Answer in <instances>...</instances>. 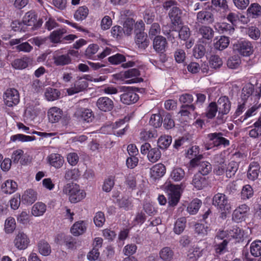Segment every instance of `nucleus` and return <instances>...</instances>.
<instances>
[{
	"instance_id": "f257e3e1",
	"label": "nucleus",
	"mask_w": 261,
	"mask_h": 261,
	"mask_svg": "<svg viewBox=\"0 0 261 261\" xmlns=\"http://www.w3.org/2000/svg\"><path fill=\"white\" fill-rule=\"evenodd\" d=\"M63 192L69 196V199L71 203H76L86 197V193L80 188V186L74 183L65 185L63 188Z\"/></svg>"
},
{
	"instance_id": "f03ea898",
	"label": "nucleus",
	"mask_w": 261,
	"mask_h": 261,
	"mask_svg": "<svg viewBox=\"0 0 261 261\" xmlns=\"http://www.w3.org/2000/svg\"><path fill=\"white\" fill-rule=\"evenodd\" d=\"M120 92H122L120 95V101L126 105L136 103L139 99V96L136 93L135 88L128 86H120Z\"/></svg>"
},
{
	"instance_id": "7ed1b4c3",
	"label": "nucleus",
	"mask_w": 261,
	"mask_h": 261,
	"mask_svg": "<svg viewBox=\"0 0 261 261\" xmlns=\"http://www.w3.org/2000/svg\"><path fill=\"white\" fill-rule=\"evenodd\" d=\"M212 201L213 205L222 212V215L226 216V213L229 212L231 208L228 197L224 194H216L213 198Z\"/></svg>"
},
{
	"instance_id": "20e7f679",
	"label": "nucleus",
	"mask_w": 261,
	"mask_h": 261,
	"mask_svg": "<svg viewBox=\"0 0 261 261\" xmlns=\"http://www.w3.org/2000/svg\"><path fill=\"white\" fill-rule=\"evenodd\" d=\"M218 108V116L217 119L219 123H223L225 119L223 116L229 113L231 109V103L227 96L220 97L216 102Z\"/></svg>"
},
{
	"instance_id": "39448f33",
	"label": "nucleus",
	"mask_w": 261,
	"mask_h": 261,
	"mask_svg": "<svg viewBox=\"0 0 261 261\" xmlns=\"http://www.w3.org/2000/svg\"><path fill=\"white\" fill-rule=\"evenodd\" d=\"M233 49L234 51L244 57H249L254 51L252 43L248 40H239L233 44Z\"/></svg>"
},
{
	"instance_id": "423d86ee",
	"label": "nucleus",
	"mask_w": 261,
	"mask_h": 261,
	"mask_svg": "<svg viewBox=\"0 0 261 261\" xmlns=\"http://www.w3.org/2000/svg\"><path fill=\"white\" fill-rule=\"evenodd\" d=\"M203 158L202 155H199L197 157L194 158L190 161V165L193 167H197L198 172L201 175L204 176L208 174L212 170L211 164L207 161H201Z\"/></svg>"
},
{
	"instance_id": "0eeeda50",
	"label": "nucleus",
	"mask_w": 261,
	"mask_h": 261,
	"mask_svg": "<svg viewBox=\"0 0 261 261\" xmlns=\"http://www.w3.org/2000/svg\"><path fill=\"white\" fill-rule=\"evenodd\" d=\"M37 14L33 11L27 12L23 17L22 22L24 25L32 27V29L40 28L43 23L42 19H37Z\"/></svg>"
},
{
	"instance_id": "6e6552de",
	"label": "nucleus",
	"mask_w": 261,
	"mask_h": 261,
	"mask_svg": "<svg viewBox=\"0 0 261 261\" xmlns=\"http://www.w3.org/2000/svg\"><path fill=\"white\" fill-rule=\"evenodd\" d=\"M223 136L224 134L221 132H215L208 134L207 138L214 146H228L230 144L229 141L225 138Z\"/></svg>"
},
{
	"instance_id": "1a4fd4ad",
	"label": "nucleus",
	"mask_w": 261,
	"mask_h": 261,
	"mask_svg": "<svg viewBox=\"0 0 261 261\" xmlns=\"http://www.w3.org/2000/svg\"><path fill=\"white\" fill-rule=\"evenodd\" d=\"M5 104L10 107L17 105L19 102V94L17 90L9 89L6 90L4 95Z\"/></svg>"
},
{
	"instance_id": "9d476101",
	"label": "nucleus",
	"mask_w": 261,
	"mask_h": 261,
	"mask_svg": "<svg viewBox=\"0 0 261 261\" xmlns=\"http://www.w3.org/2000/svg\"><path fill=\"white\" fill-rule=\"evenodd\" d=\"M53 59L54 64L57 66L68 65L72 62V59L69 54H63L59 50L55 52Z\"/></svg>"
},
{
	"instance_id": "9b49d317",
	"label": "nucleus",
	"mask_w": 261,
	"mask_h": 261,
	"mask_svg": "<svg viewBox=\"0 0 261 261\" xmlns=\"http://www.w3.org/2000/svg\"><path fill=\"white\" fill-rule=\"evenodd\" d=\"M169 195V204L170 205L174 206L177 204L180 198L179 186L170 185L168 188Z\"/></svg>"
},
{
	"instance_id": "f8f14e48",
	"label": "nucleus",
	"mask_w": 261,
	"mask_h": 261,
	"mask_svg": "<svg viewBox=\"0 0 261 261\" xmlns=\"http://www.w3.org/2000/svg\"><path fill=\"white\" fill-rule=\"evenodd\" d=\"M29 242L30 240L27 235L21 231L18 233L14 240V245L19 250H23L27 248Z\"/></svg>"
},
{
	"instance_id": "ddd939ff",
	"label": "nucleus",
	"mask_w": 261,
	"mask_h": 261,
	"mask_svg": "<svg viewBox=\"0 0 261 261\" xmlns=\"http://www.w3.org/2000/svg\"><path fill=\"white\" fill-rule=\"evenodd\" d=\"M168 47L166 38L162 36H156L153 40V47L158 53H164Z\"/></svg>"
},
{
	"instance_id": "4468645a",
	"label": "nucleus",
	"mask_w": 261,
	"mask_h": 261,
	"mask_svg": "<svg viewBox=\"0 0 261 261\" xmlns=\"http://www.w3.org/2000/svg\"><path fill=\"white\" fill-rule=\"evenodd\" d=\"M249 207L246 204L239 206L232 214V219L237 222L245 220L247 212L249 211Z\"/></svg>"
},
{
	"instance_id": "2eb2a0df",
	"label": "nucleus",
	"mask_w": 261,
	"mask_h": 261,
	"mask_svg": "<svg viewBox=\"0 0 261 261\" xmlns=\"http://www.w3.org/2000/svg\"><path fill=\"white\" fill-rule=\"evenodd\" d=\"M75 115L87 122H92L94 118L91 110L84 108H77L75 112Z\"/></svg>"
},
{
	"instance_id": "dca6fc26",
	"label": "nucleus",
	"mask_w": 261,
	"mask_h": 261,
	"mask_svg": "<svg viewBox=\"0 0 261 261\" xmlns=\"http://www.w3.org/2000/svg\"><path fill=\"white\" fill-rule=\"evenodd\" d=\"M96 106L103 112H108L112 110L114 107L113 100L107 97H99L96 101Z\"/></svg>"
},
{
	"instance_id": "f3484780",
	"label": "nucleus",
	"mask_w": 261,
	"mask_h": 261,
	"mask_svg": "<svg viewBox=\"0 0 261 261\" xmlns=\"http://www.w3.org/2000/svg\"><path fill=\"white\" fill-rule=\"evenodd\" d=\"M196 20L201 24H211L214 21V17L212 12L202 10L197 14Z\"/></svg>"
},
{
	"instance_id": "a211bd4d",
	"label": "nucleus",
	"mask_w": 261,
	"mask_h": 261,
	"mask_svg": "<svg viewBox=\"0 0 261 261\" xmlns=\"http://www.w3.org/2000/svg\"><path fill=\"white\" fill-rule=\"evenodd\" d=\"M135 43L139 48L145 49L150 43L147 34L142 31L137 32L135 36Z\"/></svg>"
},
{
	"instance_id": "6ab92c4d",
	"label": "nucleus",
	"mask_w": 261,
	"mask_h": 261,
	"mask_svg": "<svg viewBox=\"0 0 261 261\" xmlns=\"http://www.w3.org/2000/svg\"><path fill=\"white\" fill-rule=\"evenodd\" d=\"M169 16L173 24L178 25L181 23L183 13L177 6L172 8L169 12Z\"/></svg>"
},
{
	"instance_id": "aec40b11",
	"label": "nucleus",
	"mask_w": 261,
	"mask_h": 261,
	"mask_svg": "<svg viewBox=\"0 0 261 261\" xmlns=\"http://www.w3.org/2000/svg\"><path fill=\"white\" fill-rule=\"evenodd\" d=\"M50 165L56 169L60 168L64 163L63 157L58 153H51L48 156Z\"/></svg>"
},
{
	"instance_id": "412c9836",
	"label": "nucleus",
	"mask_w": 261,
	"mask_h": 261,
	"mask_svg": "<svg viewBox=\"0 0 261 261\" xmlns=\"http://www.w3.org/2000/svg\"><path fill=\"white\" fill-rule=\"evenodd\" d=\"M192 185L197 190H201L207 186V181L203 175L199 173H196L193 177Z\"/></svg>"
},
{
	"instance_id": "4be33fe9",
	"label": "nucleus",
	"mask_w": 261,
	"mask_h": 261,
	"mask_svg": "<svg viewBox=\"0 0 261 261\" xmlns=\"http://www.w3.org/2000/svg\"><path fill=\"white\" fill-rule=\"evenodd\" d=\"M165 172V166L162 164H155L150 169V171L151 177L155 179L162 177Z\"/></svg>"
},
{
	"instance_id": "5701e85b",
	"label": "nucleus",
	"mask_w": 261,
	"mask_h": 261,
	"mask_svg": "<svg viewBox=\"0 0 261 261\" xmlns=\"http://www.w3.org/2000/svg\"><path fill=\"white\" fill-rule=\"evenodd\" d=\"M260 166L259 164L256 162H251L250 164L248 172L247 177L251 180H255L258 176Z\"/></svg>"
},
{
	"instance_id": "b1692460",
	"label": "nucleus",
	"mask_w": 261,
	"mask_h": 261,
	"mask_svg": "<svg viewBox=\"0 0 261 261\" xmlns=\"http://www.w3.org/2000/svg\"><path fill=\"white\" fill-rule=\"evenodd\" d=\"M215 28L221 33L228 35H232L235 31L232 24L226 22L218 23L215 25Z\"/></svg>"
},
{
	"instance_id": "393cba45",
	"label": "nucleus",
	"mask_w": 261,
	"mask_h": 261,
	"mask_svg": "<svg viewBox=\"0 0 261 261\" xmlns=\"http://www.w3.org/2000/svg\"><path fill=\"white\" fill-rule=\"evenodd\" d=\"M112 129L114 135L120 137L124 134L127 128V126L125 125L124 121L121 120L112 125Z\"/></svg>"
},
{
	"instance_id": "a878e982",
	"label": "nucleus",
	"mask_w": 261,
	"mask_h": 261,
	"mask_svg": "<svg viewBox=\"0 0 261 261\" xmlns=\"http://www.w3.org/2000/svg\"><path fill=\"white\" fill-rule=\"evenodd\" d=\"M37 199V193L32 189L27 190L22 196V201L24 204H32Z\"/></svg>"
},
{
	"instance_id": "bb28decb",
	"label": "nucleus",
	"mask_w": 261,
	"mask_h": 261,
	"mask_svg": "<svg viewBox=\"0 0 261 261\" xmlns=\"http://www.w3.org/2000/svg\"><path fill=\"white\" fill-rule=\"evenodd\" d=\"M215 163L218 164L214 169V172L218 175H222L224 173L225 170V165L224 164V160L222 154H216L214 158Z\"/></svg>"
},
{
	"instance_id": "cd10ccee",
	"label": "nucleus",
	"mask_w": 261,
	"mask_h": 261,
	"mask_svg": "<svg viewBox=\"0 0 261 261\" xmlns=\"http://www.w3.org/2000/svg\"><path fill=\"white\" fill-rule=\"evenodd\" d=\"M62 116V111L57 108H51L48 111V118L51 123L58 122Z\"/></svg>"
},
{
	"instance_id": "c85d7f7f",
	"label": "nucleus",
	"mask_w": 261,
	"mask_h": 261,
	"mask_svg": "<svg viewBox=\"0 0 261 261\" xmlns=\"http://www.w3.org/2000/svg\"><path fill=\"white\" fill-rule=\"evenodd\" d=\"M17 189V183L12 180H7L2 185V191L7 194L13 193Z\"/></svg>"
},
{
	"instance_id": "c756f323",
	"label": "nucleus",
	"mask_w": 261,
	"mask_h": 261,
	"mask_svg": "<svg viewBox=\"0 0 261 261\" xmlns=\"http://www.w3.org/2000/svg\"><path fill=\"white\" fill-rule=\"evenodd\" d=\"M247 14L252 18H257L261 15V6L258 3L251 4L247 10Z\"/></svg>"
},
{
	"instance_id": "7c9ffc66",
	"label": "nucleus",
	"mask_w": 261,
	"mask_h": 261,
	"mask_svg": "<svg viewBox=\"0 0 261 261\" xmlns=\"http://www.w3.org/2000/svg\"><path fill=\"white\" fill-rule=\"evenodd\" d=\"M229 241L225 239L222 242L214 241V249L216 253L218 255H222L227 251V247Z\"/></svg>"
},
{
	"instance_id": "2f4dec72",
	"label": "nucleus",
	"mask_w": 261,
	"mask_h": 261,
	"mask_svg": "<svg viewBox=\"0 0 261 261\" xmlns=\"http://www.w3.org/2000/svg\"><path fill=\"white\" fill-rule=\"evenodd\" d=\"M86 226L83 221L75 222L71 228V232L75 236H79L85 232Z\"/></svg>"
},
{
	"instance_id": "473e14b6",
	"label": "nucleus",
	"mask_w": 261,
	"mask_h": 261,
	"mask_svg": "<svg viewBox=\"0 0 261 261\" xmlns=\"http://www.w3.org/2000/svg\"><path fill=\"white\" fill-rule=\"evenodd\" d=\"M201 205L202 202L200 199H194L189 204L187 211L190 215H195L198 212Z\"/></svg>"
},
{
	"instance_id": "72a5a7b5",
	"label": "nucleus",
	"mask_w": 261,
	"mask_h": 261,
	"mask_svg": "<svg viewBox=\"0 0 261 261\" xmlns=\"http://www.w3.org/2000/svg\"><path fill=\"white\" fill-rule=\"evenodd\" d=\"M46 210V205L41 202H38L33 206L32 208V214L33 216L36 217L40 216L44 214Z\"/></svg>"
},
{
	"instance_id": "f704fd0d",
	"label": "nucleus",
	"mask_w": 261,
	"mask_h": 261,
	"mask_svg": "<svg viewBox=\"0 0 261 261\" xmlns=\"http://www.w3.org/2000/svg\"><path fill=\"white\" fill-rule=\"evenodd\" d=\"M66 32L64 29H59L52 32L49 35V39L52 43H58L61 42L63 35Z\"/></svg>"
},
{
	"instance_id": "c9c22d12",
	"label": "nucleus",
	"mask_w": 261,
	"mask_h": 261,
	"mask_svg": "<svg viewBox=\"0 0 261 261\" xmlns=\"http://www.w3.org/2000/svg\"><path fill=\"white\" fill-rule=\"evenodd\" d=\"M185 176V171L180 167L174 168L170 173V178L174 181H181Z\"/></svg>"
},
{
	"instance_id": "e433bc0d",
	"label": "nucleus",
	"mask_w": 261,
	"mask_h": 261,
	"mask_svg": "<svg viewBox=\"0 0 261 261\" xmlns=\"http://www.w3.org/2000/svg\"><path fill=\"white\" fill-rule=\"evenodd\" d=\"M198 33L202 38L207 40H211L214 37V32L211 27L202 25L199 29Z\"/></svg>"
},
{
	"instance_id": "4c0bfd02",
	"label": "nucleus",
	"mask_w": 261,
	"mask_h": 261,
	"mask_svg": "<svg viewBox=\"0 0 261 261\" xmlns=\"http://www.w3.org/2000/svg\"><path fill=\"white\" fill-rule=\"evenodd\" d=\"M88 86V82L82 78H80L74 84V87L71 94L79 93L85 90Z\"/></svg>"
},
{
	"instance_id": "58836bf2",
	"label": "nucleus",
	"mask_w": 261,
	"mask_h": 261,
	"mask_svg": "<svg viewBox=\"0 0 261 261\" xmlns=\"http://www.w3.org/2000/svg\"><path fill=\"white\" fill-rule=\"evenodd\" d=\"M89 13V10L85 6L80 7L75 12L74 18L77 21H82L86 18Z\"/></svg>"
},
{
	"instance_id": "ea45409f",
	"label": "nucleus",
	"mask_w": 261,
	"mask_h": 261,
	"mask_svg": "<svg viewBox=\"0 0 261 261\" xmlns=\"http://www.w3.org/2000/svg\"><path fill=\"white\" fill-rule=\"evenodd\" d=\"M209 65L211 68L217 69L223 65L222 59L217 55H212L210 57Z\"/></svg>"
},
{
	"instance_id": "a19ab883",
	"label": "nucleus",
	"mask_w": 261,
	"mask_h": 261,
	"mask_svg": "<svg viewBox=\"0 0 261 261\" xmlns=\"http://www.w3.org/2000/svg\"><path fill=\"white\" fill-rule=\"evenodd\" d=\"M38 248L39 253L44 256H47L51 252V247L49 244L44 241H40L38 244Z\"/></svg>"
},
{
	"instance_id": "79ce46f5",
	"label": "nucleus",
	"mask_w": 261,
	"mask_h": 261,
	"mask_svg": "<svg viewBox=\"0 0 261 261\" xmlns=\"http://www.w3.org/2000/svg\"><path fill=\"white\" fill-rule=\"evenodd\" d=\"M250 250L252 256L254 257L261 256V241H253L251 244Z\"/></svg>"
},
{
	"instance_id": "37998d69",
	"label": "nucleus",
	"mask_w": 261,
	"mask_h": 261,
	"mask_svg": "<svg viewBox=\"0 0 261 261\" xmlns=\"http://www.w3.org/2000/svg\"><path fill=\"white\" fill-rule=\"evenodd\" d=\"M172 142V138L170 136H161L158 141V146L162 149H167Z\"/></svg>"
},
{
	"instance_id": "c03bdc74",
	"label": "nucleus",
	"mask_w": 261,
	"mask_h": 261,
	"mask_svg": "<svg viewBox=\"0 0 261 261\" xmlns=\"http://www.w3.org/2000/svg\"><path fill=\"white\" fill-rule=\"evenodd\" d=\"M202 250L198 247H193L189 249L187 254L190 261H195L202 255Z\"/></svg>"
},
{
	"instance_id": "a18cd8bd",
	"label": "nucleus",
	"mask_w": 261,
	"mask_h": 261,
	"mask_svg": "<svg viewBox=\"0 0 261 261\" xmlns=\"http://www.w3.org/2000/svg\"><path fill=\"white\" fill-rule=\"evenodd\" d=\"M246 34L252 40H257L260 37V31L255 26H250L246 29Z\"/></svg>"
},
{
	"instance_id": "49530a36",
	"label": "nucleus",
	"mask_w": 261,
	"mask_h": 261,
	"mask_svg": "<svg viewBox=\"0 0 261 261\" xmlns=\"http://www.w3.org/2000/svg\"><path fill=\"white\" fill-rule=\"evenodd\" d=\"M60 92L58 90L51 88L46 89L45 96L48 101H54L57 99L60 96Z\"/></svg>"
},
{
	"instance_id": "de8ad7c7",
	"label": "nucleus",
	"mask_w": 261,
	"mask_h": 261,
	"mask_svg": "<svg viewBox=\"0 0 261 261\" xmlns=\"http://www.w3.org/2000/svg\"><path fill=\"white\" fill-rule=\"evenodd\" d=\"M186 219L185 217L178 218L174 224V231L175 233L179 234L185 229L186 227Z\"/></svg>"
},
{
	"instance_id": "09e8293b",
	"label": "nucleus",
	"mask_w": 261,
	"mask_h": 261,
	"mask_svg": "<svg viewBox=\"0 0 261 261\" xmlns=\"http://www.w3.org/2000/svg\"><path fill=\"white\" fill-rule=\"evenodd\" d=\"M13 68L16 69H23L28 66V60L27 58L16 59L11 63Z\"/></svg>"
},
{
	"instance_id": "8fccbe9b",
	"label": "nucleus",
	"mask_w": 261,
	"mask_h": 261,
	"mask_svg": "<svg viewBox=\"0 0 261 261\" xmlns=\"http://www.w3.org/2000/svg\"><path fill=\"white\" fill-rule=\"evenodd\" d=\"M161 152L158 148H151L147 154L148 160L152 162L155 163L158 161L161 158Z\"/></svg>"
},
{
	"instance_id": "3c124183",
	"label": "nucleus",
	"mask_w": 261,
	"mask_h": 261,
	"mask_svg": "<svg viewBox=\"0 0 261 261\" xmlns=\"http://www.w3.org/2000/svg\"><path fill=\"white\" fill-rule=\"evenodd\" d=\"M229 44V38L226 36H221L220 39L215 43V48L219 50H222L227 47Z\"/></svg>"
},
{
	"instance_id": "603ef678",
	"label": "nucleus",
	"mask_w": 261,
	"mask_h": 261,
	"mask_svg": "<svg viewBox=\"0 0 261 261\" xmlns=\"http://www.w3.org/2000/svg\"><path fill=\"white\" fill-rule=\"evenodd\" d=\"M63 239L64 245L68 249H75L78 245V242L76 239L71 236H64Z\"/></svg>"
},
{
	"instance_id": "864d4df0",
	"label": "nucleus",
	"mask_w": 261,
	"mask_h": 261,
	"mask_svg": "<svg viewBox=\"0 0 261 261\" xmlns=\"http://www.w3.org/2000/svg\"><path fill=\"white\" fill-rule=\"evenodd\" d=\"M241 60L239 56L234 55L229 58L227 61V66L230 69H237L240 65Z\"/></svg>"
},
{
	"instance_id": "5fc2aeb1",
	"label": "nucleus",
	"mask_w": 261,
	"mask_h": 261,
	"mask_svg": "<svg viewBox=\"0 0 261 261\" xmlns=\"http://www.w3.org/2000/svg\"><path fill=\"white\" fill-rule=\"evenodd\" d=\"M254 87L252 85H247L244 86L242 90L241 99L246 102L248 98L252 95Z\"/></svg>"
},
{
	"instance_id": "6e6d98bb",
	"label": "nucleus",
	"mask_w": 261,
	"mask_h": 261,
	"mask_svg": "<svg viewBox=\"0 0 261 261\" xmlns=\"http://www.w3.org/2000/svg\"><path fill=\"white\" fill-rule=\"evenodd\" d=\"M173 252L169 247L163 248L160 252L161 259L164 261H170L173 256Z\"/></svg>"
},
{
	"instance_id": "4d7b16f0",
	"label": "nucleus",
	"mask_w": 261,
	"mask_h": 261,
	"mask_svg": "<svg viewBox=\"0 0 261 261\" xmlns=\"http://www.w3.org/2000/svg\"><path fill=\"white\" fill-rule=\"evenodd\" d=\"M227 231L229 239L231 238L240 239L243 236L241 228L237 225L232 226L229 230H227Z\"/></svg>"
},
{
	"instance_id": "13d9d810",
	"label": "nucleus",
	"mask_w": 261,
	"mask_h": 261,
	"mask_svg": "<svg viewBox=\"0 0 261 261\" xmlns=\"http://www.w3.org/2000/svg\"><path fill=\"white\" fill-rule=\"evenodd\" d=\"M16 228L15 220L14 218H8L5 223V230L7 233H12Z\"/></svg>"
},
{
	"instance_id": "bf43d9fd",
	"label": "nucleus",
	"mask_w": 261,
	"mask_h": 261,
	"mask_svg": "<svg viewBox=\"0 0 261 261\" xmlns=\"http://www.w3.org/2000/svg\"><path fill=\"white\" fill-rule=\"evenodd\" d=\"M163 123V118L160 114H155L151 115L149 124L155 128L160 127Z\"/></svg>"
},
{
	"instance_id": "052dcab7",
	"label": "nucleus",
	"mask_w": 261,
	"mask_h": 261,
	"mask_svg": "<svg viewBox=\"0 0 261 261\" xmlns=\"http://www.w3.org/2000/svg\"><path fill=\"white\" fill-rule=\"evenodd\" d=\"M238 169V165L237 162L233 161L230 162L226 169V176L231 178L234 175Z\"/></svg>"
},
{
	"instance_id": "680f3d73",
	"label": "nucleus",
	"mask_w": 261,
	"mask_h": 261,
	"mask_svg": "<svg viewBox=\"0 0 261 261\" xmlns=\"http://www.w3.org/2000/svg\"><path fill=\"white\" fill-rule=\"evenodd\" d=\"M217 112H218V108L217 106L216 102H212L209 104L207 108L206 116L208 119H212L216 116Z\"/></svg>"
},
{
	"instance_id": "e2e57ef3",
	"label": "nucleus",
	"mask_w": 261,
	"mask_h": 261,
	"mask_svg": "<svg viewBox=\"0 0 261 261\" xmlns=\"http://www.w3.org/2000/svg\"><path fill=\"white\" fill-rule=\"evenodd\" d=\"M117 203L119 208L125 211H128L133 206L132 201L128 198L124 197L118 199Z\"/></svg>"
},
{
	"instance_id": "0e129e2a",
	"label": "nucleus",
	"mask_w": 261,
	"mask_h": 261,
	"mask_svg": "<svg viewBox=\"0 0 261 261\" xmlns=\"http://www.w3.org/2000/svg\"><path fill=\"white\" fill-rule=\"evenodd\" d=\"M109 62L113 65H118L126 61L125 56L120 54H116L108 58Z\"/></svg>"
},
{
	"instance_id": "69168bd1",
	"label": "nucleus",
	"mask_w": 261,
	"mask_h": 261,
	"mask_svg": "<svg viewBox=\"0 0 261 261\" xmlns=\"http://www.w3.org/2000/svg\"><path fill=\"white\" fill-rule=\"evenodd\" d=\"M157 137L156 131L154 129L149 130H143L140 134V140L142 141H147L151 138Z\"/></svg>"
},
{
	"instance_id": "338daca9",
	"label": "nucleus",
	"mask_w": 261,
	"mask_h": 261,
	"mask_svg": "<svg viewBox=\"0 0 261 261\" xmlns=\"http://www.w3.org/2000/svg\"><path fill=\"white\" fill-rule=\"evenodd\" d=\"M253 194V191L252 187L246 185L243 187L241 191V197L244 200L248 199L251 198Z\"/></svg>"
},
{
	"instance_id": "774afa93",
	"label": "nucleus",
	"mask_w": 261,
	"mask_h": 261,
	"mask_svg": "<svg viewBox=\"0 0 261 261\" xmlns=\"http://www.w3.org/2000/svg\"><path fill=\"white\" fill-rule=\"evenodd\" d=\"M115 184L114 177L111 176L106 179L102 185V190L106 192H110Z\"/></svg>"
}]
</instances>
